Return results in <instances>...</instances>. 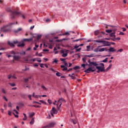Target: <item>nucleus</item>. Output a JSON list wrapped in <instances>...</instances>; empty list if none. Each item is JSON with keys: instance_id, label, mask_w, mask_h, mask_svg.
I'll use <instances>...</instances> for the list:
<instances>
[{"instance_id": "obj_13", "label": "nucleus", "mask_w": 128, "mask_h": 128, "mask_svg": "<svg viewBox=\"0 0 128 128\" xmlns=\"http://www.w3.org/2000/svg\"><path fill=\"white\" fill-rule=\"evenodd\" d=\"M22 29V28H18L16 30H14V32L15 34H18L19 32H20Z\"/></svg>"}, {"instance_id": "obj_26", "label": "nucleus", "mask_w": 128, "mask_h": 128, "mask_svg": "<svg viewBox=\"0 0 128 128\" xmlns=\"http://www.w3.org/2000/svg\"><path fill=\"white\" fill-rule=\"evenodd\" d=\"M58 60H57L56 59H54V60L52 62L53 64H58Z\"/></svg>"}, {"instance_id": "obj_7", "label": "nucleus", "mask_w": 128, "mask_h": 128, "mask_svg": "<svg viewBox=\"0 0 128 128\" xmlns=\"http://www.w3.org/2000/svg\"><path fill=\"white\" fill-rule=\"evenodd\" d=\"M62 102H66V100L62 98H60L58 99V102H60V104L58 106V110H60V106H62Z\"/></svg>"}, {"instance_id": "obj_60", "label": "nucleus", "mask_w": 128, "mask_h": 128, "mask_svg": "<svg viewBox=\"0 0 128 128\" xmlns=\"http://www.w3.org/2000/svg\"><path fill=\"white\" fill-rule=\"evenodd\" d=\"M12 75H8V80H10V78H12Z\"/></svg>"}, {"instance_id": "obj_15", "label": "nucleus", "mask_w": 128, "mask_h": 128, "mask_svg": "<svg viewBox=\"0 0 128 128\" xmlns=\"http://www.w3.org/2000/svg\"><path fill=\"white\" fill-rule=\"evenodd\" d=\"M34 124V118H32L31 121L30 122V124Z\"/></svg>"}, {"instance_id": "obj_23", "label": "nucleus", "mask_w": 128, "mask_h": 128, "mask_svg": "<svg viewBox=\"0 0 128 128\" xmlns=\"http://www.w3.org/2000/svg\"><path fill=\"white\" fill-rule=\"evenodd\" d=\"M68 76L72 78V80H76V77L74 76L71 75L70 74H69Z\"/></svg>"}, {"instance_id": "obj_11", "label": "nucleus", "mask_w": 128, "mask_h": 128, "mask_svg": "<svg viewBox=\"0 0 128 128\" xmlns=\"http://www.w3.org/2000/svg\"><path fill=\"white\" fill-rule=\"evenodd\" d=\"M12 58H14L15 60H18L20 58V56H13Z\"/></svg>"}, {"instance_id": "obj_33", "label": "nucleus", "mask_w": 128, "mask_h": 128, "mask_svg": "<svg viewBox=\"0 0 128 128\" xmlns=\"http://www.w3.org/2000/svg\"><path fill=\"white\" fill-rule=\"evenodd\" d=\"M42 90H46V86H44V85L42 86Z\"/></svg>"}, {"instance_id": "obj_9", "label": "nucleus", "mask_w": 128, "mask_h": 128, "mask_svg": "<svg viewBox=\"0 0 128 128\" xmlns=\"http://www.w3.org/2000/svg\"><path fill=\"white\" fill-rule=\"evenodd\" d=\"M56 126V122H50L49 124H48V127L50 128H54Z\"/></svg>"}, {"instance_id": "obj_3", "label": "nucleus", "mask_w": 128, "mask_h": 128, "mask_svg": "<svg viewBox=\"0 0 128 128\" xmlns=\"http://www.w3.org/2000/svg\"><path fill=\"white\" fill-rule=\"evenodd\" d=\"M98 66H95L96 67V68L97 70H98L97 71V72H104V63H100V64H98Z\"/></svg>"}, {"instance_id": "obj_35", "label": "nucleus", "mask_w": 128, "mask_h": 128, "mask_svg": "<svg viewBox=\"0 0 128 128\" xmlns=\"http://www.w3.org/2000/svg\"><path fill=\"white\" fill-rule=\"evenodd\" d=\"M9 84H10L11 86H16V84L14 83H9Z\"/></svg>"}, {"instance_id": "obj_8", "label": "nucleus", "mask_w": 128, "mask_h": 128, "mask_svg": "<svg viewBox=\"0 0 128 128\" xmlns=\"http://www.w3.org/2000/svg\"><path fill=\"white\" fill-rule=\"evenodd\" d=\"M61 54L63 58H66L68 56V50H61Z\"/></svg>"}, {"instance_id": "obj_21", "label": "nucleus", "mask_w": 128, "mask_h": 128, "mask_svg": "<svg viewBox=\"0 0 128 128\" xmlns=\"http://www.w3.org/2000/svg\"><path fill=\"white\" fill-rule=\"evenodd\" d=\"M86 50L87 52H90V46H86Z\"/></svg>"}, {"instance_id": "obj_59", "label": "nucleus", "mask_w": 128, "mask_h": 128, "mask_svg": "<svg viewBox=\"0 0 128 128\" xmlns=\"http://www.w3.org/2000/svg\"><path fill=\"white\" fill-rule=\"evenodd\" d=\"M108 70H110V69L108 68H106V70L104 69V72H106Z\"/></svg>"}, {"instance_id": "obj_27", "label": "nucleus", "mask_w": 128, "mask_h": 128, "mask_svg": "<svg viewBox=\"0 0 128 128\" xmlns=\"http://www.w3.org/2000/svg\"><path fill=\"white\" fill-rule=\"evenodd\" d=\"M30 78V77H29L28 78H24V82H28V79Z\"/></svg>"}, {"instance_id": "obj_2", "label": "nucleus", "mask_w": 128, "mask_h": 128, "mask_svg": "<svg viewBox=\"0 0 128 128\" xmlns=\"http://www.w3.org/2000/svg\"><path fill=\"white\" fill-rule=\"evenodd\" d=\"M6 12H10V16L11 18H16L17 16H20V12L18 11H12V10H10V8H6Z\"/></svg>"}, {"instance_id": "obj_10", "label": "nucleus", "mask_w": 128, "mask_h": 128, "mask_svg": "<svg viewBox=\"0 0 128 128\" xmlns=\"http://www.w3.org/2000/svg\"><path fill=\"white\" fill-rule=\"evenodd\" d=\"M50 112H52V114H58V110H56V108H52Z\"/></svg>"}, {"instance_id": "obj_51", "label": "nucleus", "mask_w": 128, "mask_h": 128, "mask_svg": "<svg viewBox=\"0 0 128 128\" xmlns=\"http://www.w3.org/2000/svg\"><path fill=\"white\" fill-rule=\"evenodd\" d=\"M94 42V40H92V39H90L88 40L87 42Z\"/></svg>"}, {"instance_id": "obj_24", "label": "nucleus", "mask_w": 128, "mask_h": 128, "mask_svg": "<svg viewBox=\"0 0 128 128\" xmlns=\"http://www.w3.org/2000/svg\"><path fill=\"white\" fill-rule=\"evenodd\" d=\"M80 68L79 66H76L73 68L75 70H80Z\"/></svg>"}, {"instance_id": "obj_55", "label": "nucleus", "mask_w": 128, "mask_h": 128, "mask_svg": "<svg viewBox=\"0 0 128 128\" xmlns=\"http://www.w3.org/2000/svg\"><path fill=\"white\" fill-rule=\"evenodd\" d=\"M39 102L42 104H46V102H44V101L42 100H40Z\"/></svg>"}, {"instance_id": "obj_37", "label": "nucleus", "mask_w": 128, "mask_h": 128, "mask_svg": "<svg viewBox=\"0 0 128 128\" xmlns=\"http://www.w3.org/2000/svg\"><path fill=\"white\" fill-rule=\"evenodd\" d=\"M33 104H42L41 103L38 102H36V101H34V102H33Z\"/></svg>"}, {"instance_id": "obj_61", "label": "nucleus", "mask_w": 128, "mask_h": 128, "mask_svg": "<svg viewBox=\"0 0 128 128\" xmlns=\"http://www.w3.org/2000/svg\"><path fill=\"white\" fill-rule=\"evenodd\" d=\"M14 112H15L16 114H18V112L16 110H14Z\"/></svg>"}, {"instance_id": "obj_62", "label": "nucleus", "mask_w": 128, "mask_h": 128, "mask_svg": "<svg viewBox=\"0 0 128 128\" xmlns=\"http://www.w3.org/2000/svg\"><path fill=\"white\" fill-rule=\"evenodd\" d=\"M40 68H44V64H40Z\"/></svg>"}, {"instance_id": "obj_43", "label": "nucleus", "mask_w": 128, "mask_h": 128, "mask_svg": "<svg viewBox=\"0 0 128 128\" xmlns=\"http://www.w3.org/2000/svg\"><path fill=\"white\" fill-rule=\"evenodd\" d=\"M50 70H52V72H56L52 68H50Z\"/></svg>"}, {"instance_id": "obj_18", "label": "nucleus", "mask_w": 128, "mask_h": 128, "mask_svg": "<svg viewBox=\"0 0 128 128\" xmlns=\"http://www.w3.org/2000/svg\"><path fill=\"white\" fill-rule=\"evenodd\" d=\"M32 38H25L24 39V42H32Z\"/></svg>"}, {"instance_id": "obj_44", "label": "nucleus", "mask_w": 128, "mask_h": 128, "mask_svg": "<svg viewBox=\"0 0 128 128\" xmlns=\"http://www.w3.org/2000/svg\"><path fill=\"white\" fill-rule=\"evenodd\" d=\"M80 40H82V39L80 38V39H78V40H74L73 42H78Z\"/></svg>"}, {"instance_id": "obj_45", "label": "nucleus", "mask_w": 128, "mask_h": 128, "mask_svg": "<svg viewBox=\"0 0 128 128\" xmlns=\"http://www.w3.org/2000/svg\"><path fill=\"white\" fill-rule=\"evenodd\" d=\"M2 98H4V100H6V102H8V98H6L5 96H3Z\"/></svg>"}, {"instance_id": "obj_30", "label": "nucleus", "mask_w": 128, "mask_h": 128, "mask_svg": "<svg viewBox=\"0 0 128 128\" xmlns=\"http://www.w3.org/2000/svg\"><path fill=\"white\" fill-rule=\"evenodd\" d=\"M62 36H70V33L68 32H66Z\"/></svg>"}, {"instance_id": "obj_49", "label": "nucleus", "mask_w": 128, "mask_h": 128, "mask_svg": "<svg viewBox=\"0 0 128 128\" xmlns=\"http://www.w3.org/2000/svg\"><path fill=\"white\" fill-rule=\"evenodd\" d=\"M30 61L32 60L33 62H36V58H34V59H31L30 60Z\"/></svg>"}, {"instance_id": "obj_56", "label": "nucleus", "mask_w": 128, "mask_h": 128, "mask_svg": "<svg viewBox=\"0 0 128 128\" xmlns=\"http://www.w3.org/2000/svg\"><path fill=\"white\" fill-rule=\"evenodd\" d=\"M13 44H18V40H14L13 42Z\"/></svg>"}, {"instance_id": "obj_32", "label": "nucleus", "mask_w": 128, "mask_h": 128, "mask_svg": "<svg viewBox=\"0 0 128 128\" xmlns=\"http://www.w3.org/2000/svg\"><path fill=\"white\" fill-rule=\"evenodd\" d=\"M112 32V30H106V32H108V34H110V32Z\"/></svg>"}, {"instance_id": "obj_6", "label": "nucleus", "mask_w": 128, "mask_h": 128, "mask_svg": "<svg viewBox=\"0 0 128 128\" xmlns=\"http://www.w3.org/2000/svg\"><path fill=\"white\" fill-rule=\"evenodd\" d=\"M95 66H89V68L85 70L84 72H86V74H90V72H96V69Z\"/></svg>"}, {"instance_id": "obj_34", "label": "nucleus", "mask_w": 128, "mask_h": 128, "mask_svg": "<svg viewBox=\"0 0 128 128\" xmlns=\"http://www.w3.org/2000/svg\"><path fill=\"white\" fill-rule=\"evenodd\" d=\"M60 60H61V62H66V58H60Z\"/></svg>"}, {"instance_id": "obj_40", "label": "nucleus", "mask_w": 128, "mask_h": 128, "mask_svg": "<svg viewBox=\"0 0 128 128\" xmlns=\"http://www.w3.org/2000/svg\"><path fill=\"white\" fill-rule=\"evenodd\" d=\"M80 48V45L76 44L74 46V48Z\"/></svg>"}, {"instance_id": "obj_28", "label": "nucleus", "mask_w": 128, "mask_h": 128, "mask_svg": "<svg viewBox=\"0 0 128 128\" xmlns=\"http://www.w3.org/2000/svg\"><path fill=\"white\" fill-rule=\"evenodd\" d=\"M34 114H34V112L30 113V118H32V116H34Z\"/></svg>"}, {"instance_id": "obj_42", "label": "nucleus", "mask_w": 128, "mask_h": 128, "mask_svg": "<svg viewBox=\"0 0 128 128\" xmlns=\"http://www.w3.org/2000/svg\"><path fill=\"white\" fill-rule=\"evenodd\" d=\"M122 50H124L122 48H120V50H117V52H122Z\"/></svg>"}, {"instance_id": "obj_31", "label": "nucleus", "mask_w": 128, "mask_h": 128, "mask_svg": "<svg viewBox=\"0 0 128 128\" xmlns=\"http://www.w3.org/2000/svg\"><path fill=\"white\" fill-rule=\"evenodd\" d=\"M108 59V58H106L104 60H102V62H107Z\"/></svg>"}, {"instance_id": "obj_16", "label": "nucleus", "mask_w": 128, "mask_h": 128, "mask_svg": "<svg viewBox=\"0 0 128 128\" xmlns=\"http://www.w3.org/2000/svg\"><path fill=\"white\" fill-rule=\"evenodd\" d=\"M8 44L9 46H14V43L10 42V41L8 42Z\"/></svg>"}, {"instance_id": "obj_19", "label": "nucleus", "mask_w": 128, "mask_h": 128, "mask_svg": "<svg viewBox=\"0 0 128 128\" xmlns=\"http://www.w3.org/2000/svg\"><path fill=\"white\" fill-rule=\"evenodd\" d=\"M114 34H116V32L111 33V34H110V36L111 38H112V37L116 38V35H114Z\"/></svg>"}, {"instance_id": "obj_58", "label": "nucleus", "mask_w": 128, "mask_h": 128, "mask_svg": "<svg viewBox=\"0 0 128 128\" xmlns=\"http://www.w3.org/2000/svg\"><path fill=\"white\" fill-rule=\"evenodd\" d=\"M8 116H12V112L8 111Z\"/></svg>"}, {"instance_id": "obj_41", "label": "nucleus", "mask_w": 128, "mask_h": 128, "mask_svg": "<svg viewBox=\"0 0 128 128\" xmlns=\"http://www.w3.org/2000/svg\"><path fill=\"white\" fill-rule=\"evenodd\" d=\"M76 52H80V50H82V48H77L76 50Z\"/></svg>"}, {"instance_id": "obj_50", "label": "nucleus", "mask_w": 128, "mask_h": 128, "mask_svg": "<svg viewBox=\"0 0 128 128\" xmlns=\"http://www.w3.org/2000/svg\"><path fill=\"white\" fill-rule=\"evenodd\" d=\"M40 96H40L36 95V96H35L34 98H40Z\"/></svg>"}, {"instance_id": "obj_29", "label": "nucleus", "mask_w": 128, "mask_h": 128, "mask_svg": "<svg viewBox=\"0 0 128 128\" xmlns=\"http://www.w3.org/2000/svg\"><path fill=\"white\" fill-rule=\"evenodd\" d=\"M61 74H61L60 73V72H56V76H60V75H61Z\"/></svg>"}, {"instance_id": "obj_25", "label": "nucleus", "mask_w": 128, "mask_h": 128, "mask_svg": "<svg viewBox=\"0 0 128 128\" xmlns=\"http://www.w3.org/2000/svg\"><path fill=\"white\" fill-rule=\"evenodd\" d=\"M18 46H21L22 48H23V46H24V44L22 43L21 44H18Z\"/></svg>"}, {"instance_id": "obj_12", "label": "nucleus", "mask_w": 128, "mask_h": 128, "mask_svg": "<svg viewBox=\"0 0 128 128\" xmlns=\"http://www.w3.org/2000/svg\"><path fill=\"white\" fill-rule=\"evenodd\" d=\"M109 52H116V50H114V48H110L108 49Z\"/></svg>"}, {"instance_id": "obj_5", "label": "nucleus", "mask_w": 128, "mask_h": 128, "mask_svg": "<svg viewBox=\"0 0 128 128\" xmlns=\"http://www.w3.org/2000/svg\"><path fill=\"white\" fill-rule=\"evenodd\" d=\"M12 24H15L14 22H12L6 26H4L1 28L0 32H10V29L8 28V26H12Z\"/></svg>"}, {"instance_id": "obj_47", "label": "nucleus", "mask_w": 128, "mask_h": 128, "mask_svg": "<svg viewBox=\"0 0 128 128\" xmlns=\"http://www.w3.org/2000/svg\"><path fill=\"white\" fill-rule=\"evenodd\" d=\"M48 104H52V101H51L50 100H48Z\"/></svg>"}, {"instance_id": "obj_4", "label": "nucleus", "mask_w": 128, "mask_h": 128, "mask_svg": "<svg viewBox=\"0 0 128 128\" xmlns=\"http://www.w3.org/2000/svg\"><path fill=\"white\" fill-rule=\"evenodd\" d=\"M94 42H96L102 43L103 46H110V42H108V41L104 40H94Z\"/></svg>"}, {"instance_id": "obj_48", "label": "nucleus", "mask_w": 128, "mask_h": 128, "mask_svg": "<svg viewBox=\"0 0 128 128\" xmlns=\"http://www.w3.org/2000/svg\"><path fill=\"white\" fill-rule=\"evenodd\" d=\"M8 106L9 108H12V103H11V102H9V103L8 104Z\"/></svg>"}, {"instance_id": "obj_52", "label": "nucleus", "mask_w": 128, "mask_h": 128, "mask_svg": "<svg viewBox=\"0 0 128 128\" xmlns=\"http://www.w3.org/2000/svg\"><path fill=\"white\" fill-rule=\"evenodd\" d=\"M28 98H30V100H32V95H28Z\"/></svg>"}, {"instance_id": "obj_36", "label": "nucleus", "mask_w": 128, "mask_h": 128, "mask_svg": "<svg viewBox=\"0 0 128 128\" xmlns=\"http://www.w3.org/2000/svg\"><path fill=\"white\" fill-rule=\"evenodd\" d=\"M10 54H16V52H14V50H12L10 52Z\"/></svg>"}, {"instance_id": "obj_14", "label": "nucleus", "mask_w": 128, "mask_h": 128, "mask_svg": "<svg viewBox=\"0 0 128 128\" xmlns=\"http://www.w3.org/2000/svg\"><path fill=\"white\" fill-rule=\"evenodd\" d=\"M101 46H98V47L94 50V52H100V48Z\"/></svg>"}, {"instance_id": "obj_53", "label": "nucleus", "mask_w": 128, "mask_h": 128, "mask_svg": "<svg viewBox=\"0 0 128 128\" xmlns=\"http://www.w3.org/2000/svg\"><path fill=\"white\" fill-rule=\"evenodd\" d=\"M86 64H82V66L84 68H86Z\"/></svg>"}, {"instance_id": "obj_20", "label": "nucleus", "mask_w": 128, "mask_h": 128, "mask_svg": "<svg viewBox=\"0 0 128 128\" xmlns=\"http://www.w3.org/2000/svg\"><path fill=\"white\" fill-rule=\"evenodd\" d=\"M98 34H100V30H96V31L94 32V34L96 36H98Z\"/></svg>"}, {"instance_id": "obj_17", "label": "nucleus", "mask_w": 128, "mask_h": 128, "mask_svg": "<svg viewBox=\"0 0 128 128\" xmlns=\"http://www.w3.org/2000/svg\"><path fill=\"white\" fill-rule=\"evenodd\" d=\"M104 50H106V52H108V50H106V48H102L100 49L99 52H104Z\"/></svg>"}, {"instance_id": "obj_1", "label": "nucleus", "mask_w": 128, "mask_h": 128, "mask_svg": "<svg viewBox=\"0 0 128 128\" xmlns=\"http://www.w3.org/2000/svg\"><path fill=\"white\" fill-rule=\"evenodd\" d=\"M88 58H90V55L84 56L82 58L83 62L86 64V66H96L98 64L96 62H90V60Z\"/></svg>"}, {"instance_id": "obj_64", "label": "nucleus", "mask_w": 128, "mask_h": 128, "mask_svg": "<svg viewBox=\"0 0 128 128\" xmlns=\"http://www.w3.org/2000/svg\"><path fill=\"white\" fill-rule=\"evenodd\" d=\"M64 66L68 68V64L66 62H64Z\"/></svg>"}, {"instance_id": "obj_54", "label": "nucleus", "mask_w": 128, "mask_h": 128, "mask_svg": "<svg viewBox=\"0 0 128 128\" xmlns=\"http://www.w3.org/2000/svg\"><path fill=\"white\" fill-rule=\"evenodd\" d=\"M72 122H73L74 124H76V121H74V120H72Z\"/></svg>"}, {"instance_id": "obj_38", "label": "nucleus", "mask_w": 128, "mask_h": 128, "mask_svg": "<svg viewBox=\"0 0 128 128\" xmlns=\"http://www.w3.org/2000/svg\"><path fill=\"white\" fill-rule=\"evenodd\" d=\"M36 60L38 62H42V60H40V58H36Z\"/></svg>"}, {"instance_id": "obj_39", "label": "nucleus", "mask_w": 128, "mask_h": 128, "mask_svg": "<svg viewBox=\"0 0 128 128\" xmlns=\"http://www.w3.org/2000/svg\"><path fill=\"white\" fill-rule=\"evenodd\" d=\"M32 106H33L34 108H40V106H38V105H32Z\"/></svg>"}, {"instance_id": "obj_46", "label": "nucleus", "mask_w": 128, "mask_h": 128, "mask_svg": "<svg viewBox=\"0 0 128 128\" xmlns=\"http://www.w3.org/2000/svg\"><path fill=\"white\" fill-rule=\"evenodd\" d=\"M40 38H42V36H40V35H38L37 36V39L38 40H40Z\"/></svg>"}, {"instance_id": "obj_22", "label": "nucleus", "mask_w": 128, "mask_h": 128, "mask_svg": "<svg viewBox=\"0 0 128 128\" xmlns=\"http://www.w3.org/2000/svg\"><path fill=\"white\" fill-rule=\"evenodd\" d=\"M23 114L24 116V118H22L23 120H26V118H27L26 115L24 113Z\"/></svg>"}, {"instance_id": "obj_57", "label": "nucleus", "mask_w": 128, "mask_h": 128, "mask_svg": "<svg viewBox=\"0 0 128 128\" xmlns=\"http://www.w3.org/2000/svg\"><path fill=\"white\" fill-rule=\"evenodd\" d=\"M2 90L3 94H6V90H4V88H2Z\"/></svg>"}, {"instance_id": "obj_63", "label": "nucleus", "mask_w": 128, "mask_h": 128, "mask_svg": "<svg viewBox=\"0 0 128 128\" xmlns=\"http://www.w3.org/2000/svg\"><path fill=\"white\" fill-rule=\"evenodd\" d=\"M68 70V68L67 67H64L63 68V70Z\"/></svg>"}]
</instances>
